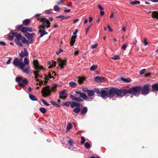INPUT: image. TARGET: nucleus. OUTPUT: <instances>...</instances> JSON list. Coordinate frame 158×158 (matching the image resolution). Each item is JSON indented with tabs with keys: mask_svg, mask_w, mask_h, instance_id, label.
<instances>
[{
	"mask_svg": "<svg viewBox=\"0 0 158 158\" xmlns=\"http://www.w3.org/2000/svg\"><path fill=\"white\" fill-rule=\"evenodd\" d=\"M141 90V87L139 86H136L130 88L128 90L123 89V95L129 93L132 95L138 96L139 92Z\"/></svg>",
	"mask_w": 158,
	"mask_h": 158,
	"instance_id": "f257e3e1",
	"label": "nucleus"
},
{
	"mask_svg": "<svg viewBox=\"0 0 158 158\" xmlns=\"http://www.w3.org/2000/svg\"><path fill=\"white\" fill-rule=\"evenodd\" d=\"M123 89H120L117 88H111L108 91V96H113L116 94L118 97L123 96Z\"/></svg>",
	"mask_w": 158,
	"mask_h": 158,
	"instance_id": "f03ea898",
	"label": "nucleus"
},
{
	"mask_svg": "<svg viewBox=\"0 0 158 158\" xmlns=\"http://www.w3.org/2000/svg\"><path fill=\"white\" fill-rule=\"evenodd\" d=\"M33 64L35 67V69L36 70V71H34L33 73L35 75V79H37L38 77L40 76L38 73L40 72V70L43 69L42 66H40L39 64V62L37 60H34L33 61Z\"/></svg>",
	"mask_w": 158,
	"mask_h": 158,
	"instance_id": "7ed1b4c3",
	"label": "nucleus"
},
{
	"mask_svg": "<svg viewBox=\"0 0 158 158\" xmlns=\"http://www.w3.org/2000/svg\"><path fill=\"white\" fill-rule=\"evenodd\" d=\"M15 37L16 38L15 39V42L16 44L20 47H21L22 46V44L20 42V40H21L23 44H25L27 41L26 38L22 36L19 34H17V33H16Z\"/></svg>",
	"mask_w": 158,
	"mask_h": 158,
	"instance_id": "20e7f679",
	"label": "nucleus"
},
{
	"mask_svg": "<svg viewBox=\"0 0 158 158\" xmlns=\"http://www.w3.org/2000/svg\"><path fill=\"white\" fill-rule=\"evenodd\" d=\"M15 80L17 82H19L18 85L20 87H23L24 86L26 85L28 82L27 79L24 78L23 80L22 77H16Z\"/></svg>",
	"mask_w": 158,
	"mask_h": 158,
	"instance_id": "39448f33",
	"label": "nucleus"
},
{
	"mask_svg": "<svg viewBox=\"0 0 158 158\" xmlns=\"http://www.w3.org/2000/svg\"><path fill=\"white\" fill-rule=\"evenodd\" d=\"M40 21L42 22V25L40 26L42 29H44L45 27L48 28L50 27V23L46 18L41 19Z\"/></svg>",
	"mask_w": 158,
	"mask_h": 158,
	"instance_id": "423d86ee",
	"label": "nucleus"
},
{
	"mask_svg": "<svg viewBox=\"0 0 158 158\" xmlns=\"http://www.w3.org/2000/svg\"><path fill=\"white\" fill-rule=\"evenodd\" d=\"M13 64L15 66H19L20 69H23L24 67V64L23 63L19 60L17 57L14 59Z\"/></svg>",
	"mask_w": 158,
	"mask_h": 158,
	"instance_id": "0eeeda50",
	"label": "nucleus"
},
{
	"mask_svg": "<svg viewBox=\"0 0 158 158\" xmlns=\"http://www.w3.org/2000/svg\"><path fill=\"white\" fill-rule=\"evenodd\" d=\"M41 92L43 96L44 97H46L50 95V90L48 86H47L45 88H43Z\"/></svg>",
	"mask_w": 158,
	"mask_h": 158,
	"instance_id": "6e6552de",
	"label": "nucleus"
},
{
	"mask_svg": "<svg viewBox=\"0 0 158 158\" xmlns=\"http://www.w3.org/2000/svg\"><path fill=\"white\" fill-rule=\"evenodd\" d=\"M149 91V86L148 85L146 84L143 86L142 88H141L140 91L142 92V94L146 95L148 94Z\"/></svg>",
	"mask_w": 158,
	"mask_h": 158,
	"instance_id": "1a4fd4ad",
	"label": "nucleus"
},
{
	"mask_svg": "<svg viewBox=\"0 0 158 158\" xmlns=\"http://www.w3.org/2000/svg\"><path fill=\"white\" fill-rule=\"evenodd\" d=\"M57 61L59 67L60 69H64V67L65 65L66 62V60H62L60 58H58L57 59Z\"/></svg>",
	"mask_w": 158,
	"mask_h": 158,
	"instance_id": "9d476101",
	"label": "nucleus"
},
{
	"mask_svg": "<svg viewBox=\"0 0 158 158\" xmlns=\"http://www.w3.org/2000/svg\"><path fill=\"white\" fill-rule=\"evenodd\" d=\"M66 90L64 89L62 91L59 92V98L60 99L64 100L67 98L68 94L66 93Z\"/></svg>",
	"mask_w": 158,
	"mask_h": 158,
	"instance_id": "9b49d317",
	"label": "nucleus"
},
{
	"mask_svg": "<svg viewBox=\"0 0 158 158\" xmlns=\"http://www.w3.org/2000/svg\"><path fill=\"white\" fill-rule=\"evenodd\" d=\"M108 88H106L105 89H102L101 90V96L102 98H104L106 96L109 97L108 96Z\"/></svg>",
	"mask_w": 158,
	"mask_h": 158,
	"instance_id": "f8f14e48",
	"label": "nucleus"
},
{
	"mask_svg": "<svg viewBox=\"0 0 158 158\" xmlns=\"http://www.w3.org/2000/svg\"><path fill=\"white\" fill-rule=\"evenodd\" d=\"M22 69V71L27 74H28L29 76H30L31 75V73L30 72L31 69L29 66H27L25 69Z\"/></svg>",
	"mask_w": 158,
	"mask_h": 158,
	"instance_id": "ddd939ff",
	"label": "nucleus"
},
{
	"mask_svg": "<svg viewBox=\"0 0 158 158\" xmlns=\"http://www.w3.org/2000/svg\"><path fill=\"white\" fill-rule=\"evenodd\" d=\"M28 55L27 51L26 48L24 49V51H21V52L19 54V55L21 58L24 56H27Z\"/></svg>",
	"mask_w": 158,
	"mask_h": 158,
	"instance_id": "4468645a",
	"label": "nucleus"
},
{
	"mask_svg": "<svg viewBox=\"0 0 158 158\" xmlns=\"http://www.w3.org/2000/svg\"><path fill=\"white\" fill-rule=\"evenodd\" d=\"M75 92L77 94H79L80 97L84 99H86L87 97V96L84 93H81L79 91H76Z\"/></svg>",
	"mask_w": 158,
	"mask_h": 158,
	"instance_id": "2eb2a0df",
	"label": "nucleus"
},
{
	"mask_svg": "<svg viewBox=\"0 0 158 158\" xmlns=\"http://www.w3.org/2000/svg\"><path fill=\"white\" fill-rule=\"evenodd\" d=\"M25 36L29 39V40L28 41L27 40V41L25 43V44H29L32 41V39H31V33H27L25 35Z\"/></svg>",
	"mask_w": 158,
	"mask_h": 158,
	"instance_id": "dca6fc26",
	"label": "nucleus"
},
{
	"mask_svg": "<svg viewBox=\"0 0 158 158\" xmlns=\"http://www.w3.org/2000/svg\"><path fill=\"white\" fill-rule=\"evenodd\" d=\"M88 111V109L87 107L86 106H84L81 110V114L82 115L85 114Z\"/></svg>",
	"mask_w": 158,
	"mask_h": 158,
	"instance_id": "f3484780",
	"label": "nucleus"
},
{
	"mask_svg": "<svg viewBox=\"0 0 158 158\" xmlns=\"http://www.w3.org/2000/svg\"><path fill=\"white\" fill-rule=\"evenodd\" d=\"M15 32H12L11 33V35H9L8 36V39L9 40H11L14 39V37H15L16 35Z\"/></svg>",
	"mask_w": 158,
	"mask_h": 158,
	"instance_id": "a211bd4d",
	"label": "nucleus"
},
{
	"mask_svg": "<svg viewBox=\"0 0 158 158\" xmlns=\"http://www.w3.org/2000/svg\"><path fill=\"white\" fill-rule=\"evenodd\" d=\"M39 32L40 34V37H42L44 35L47 34L48 33L46 31L44 30H39Z\"/></svg>",
	"mask_w": 158,
	"mask_h": 158,
	"instance_id": "6ab92c4d",
	"label": "nucleus"
},
{
	"mask_svg": "<svg viewBox=\"0 0 158 158\" xmlns=\"http://www.w3.org/2000/svg\"><path fill=\"white\" fill-rule=\"evenodd\" d=\"M152 91H153L158 90V84H155L152 85Z\"/></svg>",
	"mask_w": 158,
	"mask_h": 158,
	"instance_id": "aec40b11",
	"label": "nucleus"
},
{
	"mask_svg": "<svg viewBox=\"0 0 158 158\" xmlns=\"http://www.w3.org/2000/svg\"><path fill=\"white\" fill-rule=\"evenodd\" d=\"M152 17L153 18H155L158 19V12L153 11L152 13Z\"/></svg>",
	"mask_w": 158,
	"mask_h": 158,
	"instance_id": "412c9836",
	"label": "nucleus"
},
{
	"mask_svg": "<svg viewBox=\"0 0 158 158\" xmlns=\"http://www.w3.org/2000/svg\"><path fill=\"white\" fill-rule=\"evenodd\" d=\"M29 97L30 99L33 101H37V100L36 97L32 94H29Z\"/></svg>",
	"mask_w": 158,
	"mask_h": 158,
	"instance_id": "4be33fe9",
	"label": "nucleus"
},
{
	"mask_svg": "<svg viewBox=\"0 0 158 158\" xmlns=\"http://www.w3.org/2000/svg\"><path fill=\"white\" fill-rule=\"evenodd\" d=\"M69 85L71 87L75 88L77 86V83L74 81H72L69 82Z\"/></svg>",
	"mask_w": 158,
	"mask_h": 158,
	"instance_id": "5701e85b",
	"label": "nucleus"
},
{
	"mask_svg": "<svg viewBox=\"0 0 158 158\" xmlns=\"http://www.w3.org/2000/svg\"><path fill=\"white\" fill-rule=\"evenodd\" d=\"M69 144L70 146L69 149L72 150H73V141L72 140H69L68 141Z\"/></svg>",
	"mask_w": 158,
	"mask_h": 158,
	"instance_id": "b1692460",
	"label": "nucleus"
},
{
	"mask_svg": "<svg viewBox=\"0 0 158 158\" xmlns=\"http://www.w3.org/2000/svg\"><path fill=\"white\" fill-rule=\"evenodd\" d=\"M94 80L97 82H102V79L100 77L97 76L94 77Z\"/></svg>",
	"mask_w": 158,
	"mask_h": 158,
	"instance_id": "393cba45",
	"label": "nucleus"
},
{
	"mask_svg": "<svg viewBox=\"0 0 158 158\" xmlns=\"http://www.w3.org/2000/svg\"><path fill=\"white\" fill-rule=\"evenodd\" d=\"M87 94L89 96L92 97L94 95V90H89L87 92Z\"/></svg>",
	"mask_w": 158,
	"mask_h": 158,
	"instance_id": "a878e982",
	"label": "nucleus"
},
{
	"mask_svg": "<svg viewBox=\"0 0 158 158\" xmlns=\"http://www.w3.org/2000/svg\"><path fill=\"white\" fill-rule=\"evenodd\" d=\"M30 22V20L28 19H26L23 20V24L26 25H27Z\"/></svg>",
	"mask_w": 158,
	"mask_h": 158,
	"instance_id": "bb28decb",
	"label": "nucleus"
},
{
	"mask_svg": "<svg viewBox=\"0 0 158 158\" xmlns=\"http://www.w3.org/2000/svg\"><path fill=\"white\" fill-rule=\"evenodd\" d=\"M23 63L25 65H28L29 64V62L28 59L27 58H25L24 59V63Z\"/></svg>",
	"mask_w": 158,
	"mask_h": 158,
	"instance_id": "cd10ccee",
	"label": "nucleus"
},
{
	"mask_svg": "<svg viewBox=\"0 0 158 158\" xmlns=\"http://www.w3.org/2000/svg\"><path fill=\"white\" fill-rule=\"evenodd\" d=\"M44 76L45 77L44 78L46 80H48L49 79H51L53 77L50 74H49L48 75L45 74L44 75Z\"/></svg>",
	"mask_w": 158,
	"mask_h": 158,
	"instance_id": "c85d7f7f",
	"label": "nucleus"
},
{
	"mask_svg": "<svg viewBox=\"0 0 158 158\" xmlns=\"http://www.w3.org/2000/svg\"><path fill=\"white\" fill-rule=\"evenodd\" d=\"M132 5H134L136 4H139L140 2L139 1L135 0L130 2Z\"/></svg>",
	"mask_w": 158,
	"mask_h": 158,
	"instance_id": "c756f323",
	"label": "nucleus"
},
{
	"mask_svg": "<svg viewBox=\"0 0 158 158\" xmlns=\"http://www.w3.org/2000/svg\"><path fill=\"white\" fill-rule=\"evenodd\" d=\"M85 79V77H79L78 80V81L80 84L83 83V81Z\"/></svg>",
	"mask_w": 158,
	"mask_h": 158,
	"instance_id": "7c9ffc66",
	"label": "nucleus"
},
{
	"mask_svg": "<svg viewBox=\"0 0 158 158\" xmlns=\"http://www.w3.org/2000/svg\"><path fill=\"white\" fill-rule=\"evenodd\" d=\"M84 146L87 149L91 147L90 144L88 142H86L85 143Z\"/></svg>",
	"mask_w": 158,
	"mask_h": 158,
	"instance_id": "2f4dec72",
	"label": "nucleus"
},
{
	"mask_svg": "<svg viewBox=\"0 0 158 158\" xmlns=\"http://www.w3.org/2000/svg\"><path fill=\"white\" fill-rule=\"evenodd\" d=\"M54 10L56 11H58L60 10V8L59 7H58V6L56 5H55L53 7Z\"/></svg>",
	"mask_w": 158,
	"mask_h": 158,
	"instance_id": "473e14b6",
	"label": "nucleus"
},
{
	"mask_svg": "<svg viewBox=\"0 0 158 158\" xmlns=\"http://www.w3.org/2000/svg\"><path fill=\"white\" fill-rule=\"evenodd\" d=\"M94 92L97 93L98 94H99L101 93V91H100L98 88H95L94 89Z\"/></svg>",
	"mask_w": 158,
	"mask_h": 158,
	"instance_id": "72a5a7b5",
	"label": "nucleus"
},
{
	"mask_svg": "<svg viewBox=\"0 0 158 158\" xmlns=\"http://www.w3.org/2000/svg\"><path fill=\"white\" fill-rule=\"evenodd\" d=\"M121 80L126 83H129L130 82V81L129 80L123 77H121Z\"/></svg>",
	"mask_w": 158,
	"mask_h": 158,
	"instance_id": "f704fd0d",
	"label": "nucleus"
},
{
	"mask_svg": "<svg viewBox=\"0 0 158 158\" xmlns=\"http://www.w3.org/2000/svg\"><path fill=\"white\" fill-rule=\"evenodd\" d=\"M40 111L43 113V114H44L46 112V110L43 107H41L40 108Z\"/></svg>",
	"mask_w": 158,
	"mask_h": 158,
	"instance_id": "c9c22d12",
	"label": "nucleus"
},
{
	"mask_svg": "<svg viewBox=\"0 0 158 158\" xmlns=\"http://www.w3.org/2000/svg\"><path fill=\"white\" fill-rule=\"evenodd\" d=\"M72 124L70 123H69L67 126V130H70L72 127Z\"/></svg>",
	"mask_w": 158,
	"mask_h": 158,
	"instance_id": "e433bc0d",
	"label": "nucleus"
},
{
	"mask_svg": "<svg viewBox=\"0 0 158 158\" xmlns=\"http://www.w3.org/2000/svg\"><path fill=\"white\" fill-rule=\"evenodd\" d=\"M97 67V65H93L90 67V70L91 71H93Z\"/></svg>",
	"mask_w": 158,
	"mask_h": 158,
	"instance_id": "4c0bfd02",
	"label": "nucleus"
},
{
	"mask_svg": "<svg viewBox=\"0 0 158 158\" xmlns=\"http://www.w3.org/2000/svg\"><path fill=\"white\" fill-rule=\"evenodd\" d=\"M80 111L79 107H76L73 110V112L76 113H78Z\"/></svg>",
	"mask_w": 158,
	"mask_h": 158,
	"instance_id": "58836bf2",
	"label": "nucleus"
},
{
	"mask_svg": "<svg viewBox=\"0 0 158 158\" xmlns=\"http://www.w3.org/2000/svg\"><path fill=\"white\" fill-rule=\"evenodd\" d=\"M71 103V102H66L64 103V104H63L62 105L68 107V106H69L70 105Z\"/></svg>",
	"mask_w": 158,
	"mask_h": 158,
	"instance_id": "ea45409f",
	"label": "nucleus"
},
{
	"mask_svg": "<svg viewBox=\"0 0 158 158\" xmlns=\"http://www.w3.org/2000/svg\"><path fill=\"white\" fill-rule=\"evenodd\" d=\"M41 102L42 103L45 105L47 106H49L50 105V104L47 103L46 101H45L43 99H41Z\"/></svg>",
	"mask_w": 158,
	"mask_h": 158,
	"instance_id": "a19ab883",
	"label": "nucleus"
},
{
	"mask_svg": "<svg viewBox=\"0 0 158 158\" xmlns=\"http://www.w3.org/2000/svg\"><path fill=\"white\" fill-rule=\"evenodd\" d=\"M21 31L25 33L27 31V27H23L21 29Z\"/></svg>",
	"mask_w": 158,
	"mask_h": 158,
	"instance_id": "79ce46f5",
	"label": "nucleus"
},
{
	"mask_svg": "<svg viewBox=\"0 0 158 158\" xmlns=\"http://www.w3.org/2000/svg\"><path fill=\"white\" fill-rule=\"evenodd\" d=\"M111 58L114 60H116L120 59L118 55H114Z\"/></svg>",
	"mask_w": 158,
	"mask_h": 158,
	"instance_id": "37998d69",
	"label": "nucleus"
},
{
	"mask_svg": "<svg viewBox=\"0 0 158 158\" xmlns=\"http://www.w3.org/2000/svg\"><path fill=\"white\" fill-rule=\"evenodd\" d=\"M146 70V69H143L141 70L139 72V74L141 75L143 74L145 72Z\"/></svg>",
	"mask_w": 158,
	"mask_h": 158,
	"instance_id": "c03bdc74",
	"label": "nucleus"
},
{
	"mask_svg": "<svg viewBox=\"0 0 158 158\" xmlns=\"http://www.w3.org/2000/svg\"><path fill=\"white\" fill-rule=\"evenodd\" d=\"M40 14H36L34 16V17L35 18H37L38 20H40V19H39L40 17Z\"/></svg>",
	"mask_w": 158,
	"mask_h": 158,
	"instance_id": "a18cd8bd",
	"label": "nucleus"
},
{
	"mask_svg": "<svg viewBox=\"0 0 158 158\" xmlns=\"http://www.w3.org/2000/svg\"><path fill=\"white\" fill-rule=\"evenodd\" d=\"M75 101H76L78 102H81L83 101V100L81 99L80 98H76L75 100Z\"/></svg>",
	"mask_w": 158,
	"mask_h": 158,
	"instance_id": "49530a36",
	"label": "nucleus"
},
{
	"mask_svg": "<svg viewBox=\"0 0 158 158\" xmlns=\"http://www.w3.org/2000/svg\"><path fill=\"white\" fill-rule=\"evenodd\" d=\"M76 103L74 102H73L70 105V107L71 108H74L76 106Z\"/></svg>",
	"mask_w": 158,
	"mask_h": 158,
	"instance_id": "de8ad7c7",
	"label": "nucleus"
},
{
	"mask_svg": "<svg viewBox=\"0 0 158 158\" xmlns=\"http://www.w3.org/2000/svg\"><path fill=\"white\" fill-rule=\"evenodd\" d=\"M56 18H60L62 20L64 19V15H60L56 17Z\"/></svg>",
	"mask_w": 158,
	"mask_h": 158,
	"instance_id": "09e8293b",
	"label": "nucleus"
},
{
	"mask_svg": "<svg viewBox=\"0 0 158 158\" xmlns=\"http://www.w3.org/2000/svg\"><path fill=\"white\" fill-rule=\"evenodd\" d=\"M98 46V44H93L91 45V48L92 49H94L95 48H96Z\"/></svg>",
	"mask_w": 158,
	"mask_h": 158,
	"instance_id": "8fccbe9b",
	"label": "nucleus"
},
{
	"mask_svg": "<svg viewBox=\"0 0 158 158\" xmlns=\"http://www.w3.org/2000/svg\"><path fill=\"white\" fill-rule=\"evenodd\" d=\"M81 143L82 144H84V143L85 142V140L84 138L83 137H81Z\"/></svg>",
	"mask_w": 158,
	"mask_h": 158,
	"instance_id": "3c124183",
	"label": "nucleus"
},
{
	"mask_svg": "<svg viewBox=\"0 0 158 158\" xmlns=\"http://www.w3.org/2000/svg\"><path fill=\"white\" fill-rule=\"evenodd\" d=\"M75 41V40L71 39V40L70 42V45L71 46H72L73 45Z\"/></svg>",
	"mask_w": 158,
	"mask_h": 158,
	"instance_id": "603ef678",
	"label": "nucleus"
},
{
	"mask_svg": "<svg viewBox=\"0 0 158 158\" xmlns=\"http://www.w3.org/2000/svg\"><path fill=\"white\" fill-rule=\"evenodd\" d=\"M63 51V50L61 49H60L59 51H58L56 52V54L58 55H59L60 53L62 52Z\"/></svg>",
	"mask_w": 158,
	"mask_h": 158,
	"instance_id": "864d4df0",
	"label": "nucleus"
},
{
	"mask_svg": "<svg viewBox=\"0 0 158 158\" xmlns=\"http://www.w3.org/2000/svg\"><path fill=\"white\" fill-rule=\"evenodd\" d=\"M70 98L72 100H75L76 98H75L74 96L72 94H70Z\"/></svg>",
	"mask_w": 158,
	"mask_h": 158,
	"instance_id": "5fc2aeb1",
	"label": "nucleus"
},
{
	"mask_svg": "<svg viewBox=\"0 0 158 158\" xmlns=\"http://www.w3.org/2000/svg\"><path fill=\"white\" fill-rule=\"evenodd\" d=\"M51 104H52L54 106H58V105L56 104L55 102L52 101H51Z\"/></svg>",
	"mask_w": 158,
	"mask_h": 158,
	"instance_id": "6e6d98bb",
	"label": "nucleus"
},
{
	"mask_svg": "<svg viewBox=\"0 0 158 158\" xmlns=\"http://www.w3.org/2000/svg\"><path fill=\"white\" fill-rule=\"evenodd\" d=\"M82 90L83 91L85 92H88L89 90L88 88H83L82 89Z\"/></svg>",
	"mask_w": 158,
	"mask_h": 158,
	"instance_id": "4d7b16f0",
	"label": "nucleus"
},
{
	"mask_svg": "<svg viewBox=\"0 0 158 158\" xmlns=\"http://www.w3.org/2000/svg\"><path fill=\"white\" fill-rule=\"evenodd\" d=\"M27 31L31 32L32 31V29L31 27H27Z\"/></svg>",
	"mask_w": 158,
	"mask_h": 158,
	"instance_id": "13d9d810",
	"label": "nucleus"
},
{
	"mask_svg": "<svg viewBox=\"0 0 158 158\" xmlns=\"http://www.w3.org/2000/svg\"><path fill=\"white\" fill-rule=\"evenodd\" d=\"M127 47V46L126 44H123L122 47V48L123 49V50H125L126 48Z\"/></svg>",
	"mask_w": 158,
	"mask_h": 158,
	"instance_id": "bf43d9fd",
	"label": "nucleus"
},
{
	"mask_svg": "<svg viewBox=\"0 0 158 158\" xmlns=\"http://www.w3.org/2000/svg\"><path fill=\"white\" fill-rule=\"evenodd\" d=\"M11 58L10 57L9 59L8 60V61L6 62V64H9L11 62Z\"/></svg>",
	"mask_w": 158,
	"mask_h": 158,
	"instance_id": "052dcab7",
	"label": "nucleus"
},
{
	"mask_svg": "<svg viewBox=\"0 0 158 158\" xmlns=\"http://www.w3.org/2000/svg\"><path fill=\"white\" fill-rule=\"evenodd\" d=\"M107 27L109 30V31L110 32H112L113 31V30L112 29V28H111V27H110V25H108L107 26Z\"/></svg>",
	"mask_w": 158,
	"mask_h": 158,
	"instance_id": "680f3d73",
	"label": "nucleus"
},
{
	"mask_svg": "<svg viewBox=\"0 0 158 158\" xmlns=\"http://www.w3.org/2000/svg\"><path fill=\"white\" fill-rule=\"evenodd\" d=\"M57 86L58 85L56 84H54L52 85V87L53 88H56L57 87Z\"/></svg>",
	"mask_w": 158,
	"mask_h": 158,
	"instance_id": "e2e57ef3",
	"label": "nucleus"
},
{
	"mask_svg": "<svg viewBox=\"0 0 158 158\" xmlns=\"http://www.w3.org/2000/svg\"><path fill=\"white\" fill-rule=\"evenodd\" d=\"M98 8H99V9H100L101 10H103L104 9L103 8H102V7L100 5H99H99H98Z\"/></svg>",
	"mask_w": 158,
	"mask_h": 158,
	"instance_id": "0e129e2a",
	"label": "nucleus"
},
{
	"mask_svg": "<svg viewBox=\"0 0 158 158\" xmlns=\"http://www.w3.org/2000/svg\"><path fill=\"white\" fill-rule=\"evenodd\" d=\"M0 45H2L3 46H5L6 45L5 43L3 41L0 42Z\"/></svg>",
	"mask_w": 158,
	"mask_h": 158,
	"instance_id": "69168bd1",
	"label": "nucleus"
},
{
	"mask_svg": "<svg viewBox=\"0 0 158 158\" xmlns=\"http://www.w3.org/2000/svg\"><path fill=\"white\" fill-rule=\"evenodd\" d=\"M78 32V30L77 29H76L73 33V35H77V34Z\"/></svg>",
	"mask_w": 158,
	"mask_h": 158,
	"instance_id": "338daca9",
	"label": "nucleus"
},
{
	"mask_svg": "<svg viewBox=\"0 0 158 158\" xmlns=\"http://www.w3.org/2000/svg\"><path fill=\"white\" fill-rule=\"evenodd\" d=\"M63 2L62 0H60V1L58 2H57V4L59 5L61 4H63Z\"/></svg>",
	"mask_w": 158,
	"mask_h": 158,
	"instance_id": "774afa93",
	"label": "nucleus"
}]
</instances>
